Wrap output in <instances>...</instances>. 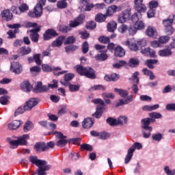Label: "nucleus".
Instances as JSON below:
<instances>
[{
	"mask_svg": "<svg viewBox=\"0 0 175 175\" xmlns=\"http://www.w3.org/2000/svg\"><path fill=\"white\" fill-rule=\"evenodd\" d=\"M29 159L33 165L38 167L36 171L37 175H47L48 170L51 169V165H49L46 160H40L36 156H30Z\"/></svg>",
	"mask_w": 175,
	"mask_h": 175,
	"instance_id": "1",
	"label": "nucleus"
},
{
	"mask_svg": "<svg viewBox=\"0 0 175 175\" xmlns=\"http://www.w3.org/2000/svg\"><path fill=\"white\" fill-rule=\"evenodd\" d=\"M114 92L116 94H118V95H120L121 98H124H124L119 99V101L116 104V107H118L120 106H124V105H128V103H131V102L133 101V95L132 94L129 95V93L127 92V90L115 88Z\"/></svg>",
	"mask_w": 175,
	"mask_h": 175,
	"instance_id": "2",
	"label": "nucleus"
},
{
	"mask_svg": "<svg viewBox=\"0 0 175 175\" xmlns=\"http://www.w3.org/2000/svg\"><path fill=\"white\" fill-rule=\"evenodd\" d=\"M135 9L137 11V13H135L131 16L132 21H136L137 20H142V13H144L147 10L146 5L143 4V0H135Z\"/></svg>",
	"mask_w": 175,
	"mask_h": 175,
	"instance_id": "3",
	"label": "nucleus"
},
{
	"mask_svg": "<svg viewBox=\"0 0 175 175\" xmlns=\"http://www.w3.org/2000/svg\"><path fill=\"white\" fill-rule=\"evenodd\" d=\"M77 73L81 76H85L88 79H95V70L92 69L91 67H84L81 65L76 66L75 67Z\"/></svg>",
	"mask_w": 175,
	"mask_h": 175,
	"instance_id": "4",
	"label": "nucleus"
},
{
	"mask_svg": "<svg viewBox=\"0 0 175 175\" xmlns=\"http://www.w3.org/2000/svg\"><path fill=\"white\" fill-rule=\"evenodd\" d=\"M46 5V0H40L33 9V12H29V17H36L37 18L43 14V6Z\"/></svg>",
	"mask_w": 175,
	"mask_h": 175,
	"instance_id": "5",
	"label": "nucleus"
},
{
	"mask_svg": "<svg viewBox=\"0 0 175 175\" xmlns=\"http://www.w3.org/2000/svg\"><path fill=\"white\" fill-rule=\"evenodd\" d=\"M42 69L43 72H53V75L55 76H60V75H64V73H66V70L60 71L61 67H51L49 64H42Z\"/></svg>",
	"mask_w": 175,
	"mask_h": 175,
	"instance_id": "6",
	"label": "nucleus"
},
{
	"mask_svg": "<svg viewBox=\"0 0 175 175\" xmlns=\"http://www.w3.org/2000/svg\"><path fill=\"white\" fill-rule=\"evenodd\" d=\"M175 16H170L168 18L163 21V23L164 27H165V31L168 35H173L174 32V29L172 27V25L174 22Z\"/></svg>",
	"mask_w": 175,
	"mask_h": 175,
	"instance_id": "7",
	"label": "nucleus"
},
{
	"mask_svg": "<svg viewBox=\"0 0 175 175\" xmlns=\"http://www.w3.org/2000/svg\"><path fill=\"white\" fill-rule=\"evenodd\" d=\"M93 102L95 105L98 104L101 106H97L96 111L93 114V117H95L96 118H100V117H102V113H103L102 110L103 109V106H105V101L100 98H96Z\"/></svg>",
	"mask_w": 175,
	"mask_h": 175,
	"instance_id": "8",
	"label": "nucleus"
},
{
	"mask_svg": "<svg viewBox=\"0 0 175 175\" xmlns=\"http://www.w3.org/2000/svg\"><path fill=\"white\" fill-rule=\"evenodd\" d=\"M85 18V16L84 14H80L78 17L76 18L74 21H70V28H76V27H79V25L83 24L84 23V19Z\"/></svg>",
	"mask_w": 175,
	"mask_h": 175,
	"instance_id": "9",
	"label": "nucleus"
},
{
	"mask_svg": "<svg viewBox=\"0 0 175 175\" xmlns=\"http://www.w3.org/2000/svg\"><path fill=\"white\" fill-rule=\"evenodd\" d=\"M146 34L149 38H153V39H157L158 38V31H157V28L152 26H149L147 27Z\"/></svg>",
	"mask_w": 175,
	"mask_h": 175,
	"instance_id": "10",
	"label": "nucleus"
},
{
	"mask_svg": "<svg viewBox=\"0 0 175 175\" xmlns=\"http://www.w3.org/2000/svg\"><path fill=\"white\" fill-rule=\"evenodd\" d=\"M11 70L16 75H20L23 72V66L17 62H14L11 64Z\"/></svg>",
	"mask_w": 175,
	"mask_h": 175,
	"instance_id": "11",
	"label": "nucleus"
},
{
	"mask_svg": "<svg viewBox=\"0 0 175 175\" xmlns=\"http://www.w3.org/2000/svg\"><path fill=\"white\" fill-rule=\"evenodd\" d=\"M122 44L127 46L131 51H137V50H139L137 44L133 41H129V40H127L126 41H123Z\"/></svg>",
	"mask_w": 175,
	"mask_h": 175,
	"instance_id": "12",
	"label": "nucleus"
},
{
	"mask_svg": "<svg viewBox=\"0 0 175 175\" xmlns=\"http://www.w3.org/2000/svg\"><path fill=\"white\" fill-rule=\"evenodd\" d=\"M49 90V88L46 85L42 86V82H38L36 87L33 90V92L36 94H40V92H46Z\"/></svg>",
	"mask_w": 175,
	"mask_h": 175,
	"instance_id": "13",
	"label": "nucleus"
},
{
	"mask_svg": "<svg viewBox=\"0 0 175 175\" xmlns=\"http://www.w3.org/2000/svg\"><path fill=\"white\" fill-rule=\"evenodd\" d=\"M38 105V100L36 98H31L24 106V109L25 111L31 110L33 107H35Z\"/></svg>",
	"mask_w": 175,
	"mask_h": 175,
	"instance_id": "14",
	"label": "nucleus"
},
{
	"mask_svg": "<svg viewBox=\"0 0 175 175\" xmlns=\"http://www.w3.org/2000/svg\"><path fill=\"white\" fill-rule=\"evenodd\" d=\"M40 31V27H37L34 29L30 30V38L32 42H34V43H37V42L39 40V34L38 33Z\"/></svg>",
	"mask_w": 175,
	"mask_h": 175,
	"instance_id": "15",
	"label": "nucleus"
},
{
	"mask_svg": "<svg viewBox=\"0 0 175 175\" xmlns=\"http://www.w3.org/2000/svg\"><path fill=\"white\" fill-rule=\"evenodd\" d=\"M34 148L36 151L40 152L42 151H47L49 150V146L44 142H40L34 146Z\"/></svg>",
	"mask_w": 175,
	"mask_h": 175,
	"instance_id": "16",
	"label": "nucleus"
},
{
	"mask_svg": "<svg viewBox=\"0 0 175 175\" xmlns=\"http://www.w3.org/2000/svg\"><path fill=\"white\" fill-rule=\"evenodd\" d=\"M52 36H58V33L55 30L49 29L44 33V40H49V39H51Z\"/></svg>",
	"mask_w": 175,
	"mask_h": 175,
	"instance_id": "17",
	"label": "nucleus"
},
{
	"mask_svg": "<svg viewBox=\"0 0 175 175\" xmlns=\"http://www.w3.org/2000/svg\"><path fill=\"white\" fill-rule=\"evenodd\" d=\"M22 124H23V122H21V120H14L8 124V129L10 131H14L16 129H18V128H20V126Z\"/></svg>",
	"mask_w": 175,
	"mask_h": 175,
	"instance_id": "18",
	"label": "nucleus"
},
{
	"mask_svg": "<svg viewBox=\"0 0 175 175\" xmlns=\"http://www.w3.org/2000/svg\"><path fill=\"white\" fill-rule=\"evenodd\" d=\"M1 17L5 18V21H10L13 18V14L10 12V10H5L1 12Z\"/></svg>",
	"mask_w": 175,
	"mask_h": 175,
	"instance_id": "19",
	"label": "nucleus"
},
{
	"mask_svg": "<svg viewBox=\"0 0 175 175\" xmlns=\"http://www.w3.org/2000/svg\"><path fill=\"white\" fill-rule=\"evenodd\" d=\"M64 40H65V36H59L52 42V47H61V46H62V43H64Z\"/></svg>",
	"mask_w": 175,
	"mask_h": 175,
	"instance_id": "20",
	"label": "nucleus"
},
{
	"mask_svg": "<svg viewBox=\"0 0 175 175\" xmlns=\"http://www.w3.org/2000/svg\"><path fill=\"white\" fill-rule=\"evenodd\" d=\"M114 55L115 57H124L125 50L121 46H118L114 49Z\"/></svg>",
	"mask_w": 175,
	"mask_h": 175,
	"instance_id": "21",
	"label": "nucleus"
},
{
	"mask_svg": "<svg viewBox=\"0 0 175 175\" xmlns=\"http://www.w3.org/2000/svg\"><path fill=\"white\" fill-rule=\"evenodd\" d=\"M94 125V121L92 120V118H88L84 119V120L82 122V126L83 128H85L86 129H88L91 128Z\"/></svg>",
	"mask_w": 175,
	"mask_h": 175,
	"instance_id": "22",
	"label": "nucleus"
},
{
	"mask_svg": "<svg viewBox=\"0 0 175 175\" xmlns=\"http://www.w3.org/2000/svg\"><path fill=\"white\" fill-rule=\"evenodd\" d=\"M28 139H29V135L28 134L23 135L18 138V143L19 144V146H27V144H28V142H27Z\"/></svg>",
	"mask_w": 175,
	"mask_h": 175,
	"instance_id": "23",
	"label": "nucleus"
},
{
	"mask_svg": "<svg viewBox=\"0 0 175 175\" xmlns=\"http://www.w3.org/2000/svg\"><path fill=\"white\" fill-rule=\"evenodd\" d=\"M21 88L24 92H30L32 90V85L28 81L23 82L21 84Z\"/></svg>",
	"mask_w": 175,
	"mask_h": 175,
	"instance_id": "24",
	"label": "nucleus"
},
{
	"mask_svg": "<svg viewBox=\"0 0 175 175\" xmlns=\"http://www.w3.org/2000/svg\"><path fill=\"white\" fill-rule=\"evenodd\" d=\"M31 51H32V49H31L29 46H23L18 49V54H19L20 55H27L29 54Z\"/></svg>",
	"mask_w": 175,
	"mask_h": 175,
	"instance_id": "25",
	"label": "nucleus"
},
{
	"mask_svg": "<svg viewBox=\"0 0 175 175\" xmlns=\"http://www.w3.org/2000/svg\"><path fill=\"white\" fill-rule=\"evenodd\" d=\"M172 54V50L169 49H162L159 51V55L160 57H170Z\"/></svg>",
	"mask_w": 175,
	"mask_h": 175,
	"instance_id": "26",
	"label": "nucleus"
},
{
	"mask_svg": "<svg viewBox=\"0 0 175 175\" xmlns=\"http://www.w3.org/2000/svg\"><path fill=\"white\" fill-rule=\"evenodd\" d=\"M140 19H137L136 21H133L135 23V28L137 29V30H142V29H144V27H146V25H144V22L142 21H139Z\"/></svg>",
	"mask_w": 175,
	"mask_h": 175,
	"instance_id": "27",
	"label": "nucleus"
},
{
	"mask_svg": "<svg viewBox=\"0 0 175 175\" xmlns=\"http://www.w3.org/2000/svg\"><path fill=\"white\" fill-rule=\"evenodd\" d=\"M151 132H152V127H149L148 129H144L142 130V135L144 139H148L151 136Z\"/></svg>",
	"mask_w": 175,
	"mask_h": 175,
	"instance_id": "28",
	"label": "nucleus"
},
{
	"mask_svg": "<svg viewBox=\"0 0 175 175\" xmlns=\"http://www.w3.org/2000/svg\"><path fill=\"white\" fill-rule=\"evenodd\" d=\"M107 29L109 32H114L117 29V22L112 21L107 24Z\"/></svg>",
	"mask_w": 175,
	"mask_h": 175,
	"instance_id": "29",
	"label": "nucleus"
},
{
	"mask_svg": "<svg viewBox=\"0 0 175 175\" xmlns=\"http://www.w3.org/2000/svg\"><path fill=\"white\" fill-rule=\"evenodd\" d=\"M142 128L143 129H148L149 128H152L150 126V124L151 123V118H147L146 119L142 120Z\"/></svg>",
	"mask_w": 175,
	"mask_h": 175,
	"instance_id": "30",
	"label": "nucleus"
},
{
	"mask_svg": "<svg viewBox=\"0 0 175 175\" xmlns=\"http://www.w3.org/2000/svg\"><path fill=\"white\" fill-rule=\"evenodd\" d=\"M106 14H103L102 13L97 14L95 17V21L97 23H103L106 20Z\"/></svg>",
	"mask_w": 175,
	"mask_h": 175,
	"instance_id": "31",
	"label": "nucleus"
},
{
	"mask_svg": "<svg viewBox=\"0 0 175 175\" xmlns=\"http://www.w3.org/2000/svg\"><path fill=\"white\" fill-rule=\"evenodd\" d=\"M8 142L10 145V148L14 149L17 148L20 144H18V140H12L10 138H8Z\"/></svg>",
	"mask_w": 175,
	"mask_h": 175,
	"instance_id": "32",
	"label": "nucleus"
},
{
	"mask_svg": "<svg viewBox=\"0 0 175 175\" xmlns=\"http://www.w3.org/2000/svg\"><path fill=\"white\" fill-rule=\"evenodd\" d=\"M139 59L137 58H131L129 62V65L131 68H136V66H139Z\"/></svg>",
	"mask_w": 175,
	"mask_h": 175,
	"instance_id": "33",
	"label": "nucleus"
},
{
	"mask_svg": "<svg viewBox=\"0 0 175 175\" xmlns=\"http://www.w3.org/2000/svg\"><path fill=\"white\" fill-rule=\"evenodd\" d=\"M156 64H158V59H150L146 60V65L150 69H154V65H155Z\"/></svg>",
	"mask_w": 175,
	"mask_h": 175,
	"instance_id": "34",
	"label": "nucleus"
},
{
	"mask_svg": "<svg viewBox=\"0 0 175 175\" xmlns=\"http://www.w3.org/2000/svg\"><path fill=\"white\" fill-rule=\"evenodd\" d=\"M94 57H95V59H96V61H106V59H107L109 56L106 53H101V54H98L95 55Z\"/></svg>",
	"mask_w": 175,
	"mask_h": 175,
	"instance_id": "35",
	"label": "nucleus"
},
{
	"mask_svg": "<svg viewBox=\"0 0 175 175\" xmlns=\"http://www.w3.org/2000/svg\"><path fill=\"white\" fill-rule=\"evenodd\" d=\"M142 148H143V145H142V143L135 142L130 148H129V150H131L133 152H135V150H142Z\"/></svg>",
	"mask_w": 175,
	"mask_h": 175,
	"instance_id": "36",
	"label": "nucleus"
},
{
	"mask_svg": "<svg viewBox=\"0 0 175 175\" xmlns=\"http://www.w3.org/2000/svg\"><path fill=\"white\" fill-rule=\"evenodd\" d=\"M132 157H133V152L130 149H129L127 154L124 159V163H126V165H127V163H129V162H131V159H132Z\"/></svg>",
	"mask_w": 175,
	"mask_h": 175,
	"instance_id": "37",
	"label": "nucleus"
},
{
	"mask_svg": "<svg viewBox=\"0 0 175 175\" xmlns=\"http://www.w3.org/2000/svg\"><path fill=\"white\" fill-rule=\"evenodd\" d=\"M33 129V124L31 121H27L24 126V132H29Z\"/></svg>",
	"mask_w": 175,
	"mask_h": 175,
	"instance_id": "38",
	"label": "nucleus"
},
{
	"mask_svg": "<svg viewBox=\"0 0 175 175\" xmlns=\"http://www.w3.org/2000/svg\"><path fill=\"white\" fill-rule=\"evenodd\" d=\"M66 138H62L59 139L56 142V146H57V147H64L66 146V144H68V140H66Z\"/></svg>",
	"mask_w": 175,
	"mask_h": 175,
	"instance_id": "39",
	"label": "nucleus"
},
{
	"mask_svg": "<svg viewBox=\"0 0 175 175\" xmlns=\"http://www.w3.org/2000/svg\"><path fill=\"white\" fill-rule=\"evenodd\" d=\"M126 122H128V118H126V116H120L117 120L118 125H124V124H126Z\"/></svg>",
	"mask_w": 175,
	"mask_h": 175,
	"instance_id": "40",
	"label": "nucleus"
},
{
	"mask_svg": "<svg viewBox=\"0 0 175 175\" xmlns=\"http://www.w3.org/2000/svg\"><path fill=\"white\" fill-rule=\"evenodd\" d=\"M106 88L102 85H95L90 88L91 91H105Z\"/></svg>",
	"mask_w": 175,
	"mask_h": 175,
	"instance_id": "41",
	"label": "nucleus"
},
{
	"mask_svg": "<svg viewBox=\"0 0 175 175\" xmlns=\"http://www.w3.org/2000/svg\"><path fill=\"white\" fill-rule=\"evenodd\" d=\"M170 40V37L168 36H163L159 38V42L161 44H165V43H167Z\"/></svg>",
	"mask_w": 175,
	"mask_h": 175,
	"instance_id": "42",
	"label": "nucleus"
},
{
	"mask_svg": "<svg viewBox=\"0 0 175 175\" xmlns=\"http://www.w3.org/2000/svg\"><path fill=\"white\" fill-rule=\"evenodd\" d=\"M68 88L71 92H76L79 91V90H80V85L69 84Z\"/></svg>",
	"mask_w": 175,
	"mask_h": 175,
	"instance_id": "43",
	"label": "nucleus"
},
{
	"mask_svg": "<svg viewBox=\"0 0 175 175\" xmlns=\"http://www.w3.org/2000/svg\"><path fill=\"white\" fill-rule=\"evenodd\" d=\"M98 42H100V43H103L104 44H107V43H109L110 42V38L103 36L98 38Z\"/></svg>",
	"mask_w": 175,
	"mask_h": 175,
	"instance_id": "44",
	"label": "nucleus"
},
{
	"mask_svg": "<svg viewBox=\"0 0 175 175\" xmlns=\"http://www.w3.org/2000/svg\"><path fill=\"white\" fill-rule=\"evenodd\" d=\"M89 44H88V42L85 41L83 44H82V52L83 54H87L88 51H89L90 50V47H89Z\"/></svg>",
	"mask_w": 175,
	"mask_h": 175,
	"instance_id": "45",
	"label": "nucleus"
},
{
	"mask_svg": "<svg viewBox=\"0 0 175 175\" xmlns=\"http://www.w3.org/2000/svg\"><path fill=\"white\" fill-rule=\"evenodd\" d=\"M75 42H76V38L73 36H68L64 42V44H73Z\"/></svg>",
	"mask_w": 175,
	"mask_h": 175,
	"instance_id": "46",
	"label": "nucleus"
},
{
	"mask_svg": "<svg viewBox=\"0 0 175 175\" xmlns=\"http://www.w3.org/2000/svg\"><path fill=\"white\" fill-rule=\"evenodd\" d=\"M102 96L103 99H106L107 98H109L110 99H114V98H116V95L111 92H104L102 94Z\"/></svg>",
	"mask_w": 175,
	"mask_h": 175,
	"instance_id": "47",
	"label": "nucleus"
},
{
	"mask_svg": "<svg viewBox=\"0 0 175 175\" xmlns=\"http://www.w3.org/2000/svg\"><path fill=\"white\" fill-rule=\"evenodd\" d=\"M163 137V135L161 133L153 134L152 135V140H154V142H161Z\"/></svg>",
	"mask_w": 175,
	"mask_h": 175,
	"instance_id": "48",
	"label": "nucleus"
},
{
	"mask_svg": "<svg viewBox=\"0 0 175 175\" xmlns=\"http://www.w3.org/2000/svg\"><path fill=\"white\" fill-rule=\"evenodd\" d=\"M57 6L59 9H65L68 6V3L66 1L62 0L57 2Z\"/></svg>",
	"mask_w": 175,
	"mask_h": 175,
	"instance_id": "49",
	"label": "nucleus"
},
{
	"mask_svg": "<svg viewBox=\"0 0 175 175\" xmlns=\"http://www.w3.org/2000/svg\"><path fill=\"white\" fill-rule=\"evenodd\" d=\"M81 150H85L86 151H92V146L90 144H83L81 145Z\"/></svg>",
	"mask_w": 175,
	"mask_h": 175,
	"instance_id": "50",
	"label": "nucleus"
},
{
	"mask_svg": "<svg viewBox=\"0 0 175 175\" xmlns=\"http://www.w3.org/2000/svg\"><path fill=\"white\" fill-rule=\"evenodd\" d=\"M81 39H88L90 38V33H88L86 30L79 32Z\"/></svg>",
	"mask_w": 175,
	"mask_h": 175,
	"instance_id": "51",
	"label": "nucleus"
},
{
	"mask_svg": "<svg viewBox=\"0 0 175 175\" xmlns=\"http://www.w3.org/2000/svg\"><path fill=\"white\" fill-rule=\"evenodd\" d=\"M79 47L76 45H70L65 47V50L66 53H69V51H75V50H77Z\"/></svg>",
	"mask_w": 175,
	"mask_h": 175,
	"instance_id": "52",
	"label": "nucleus"
},
{
	"mask_svg": "<svg viewBox=\"0 0 175 175\" xmlns=\"http://www.w3.org/2000/svg\"><path fill=\"white\" fill-rule=\"evenodd\" d=\"M164 172L167 175H174L175 174V170H171L169 166L166 165L164 167Z\"/></svg>",
	"mask_w": 175,
	"mask_h": 175,
	"instance_id": "53",
	"label": "nucleus"
},
{
	"mask_svg": "<svg viewBox=\"0 0 175 175\" xmlns=\"http://www.w3.org/2000/svg\"><path fill=\"white\" fill-rule=\"evenodd\" d=\"M125 64H126V62H125V61L121 60L119 62L114 64L113 65V66L116 69H120V68H122V66H124V65H125Z\"/></svg>",
	"mask_w": 175,
	"mask_h": 175,
	"instance_id": "54",
	"label": "nucleus"
},
{
	"mask_svg": "<svg viewBox=\"0 0 175 175\" xmlns=\"http://www.w3.org/2000/svg\"><path fill=\"white\" fill-rule=\"evenodd\" d=\"M128 31V26L126 25H121L118 27V31L120 32V33H125Z\"/></svg>",
	"mask_w": 175,
	"mask_h": 175,
	"instance_id": "55",
	"label": "nucleus"
},
{
	"mask_svg": "<svg viewBox=\"0 0 175 175\" xmlns=\"http://www.w3.org/2000/svg\"><path fill=\"white\" fill-rule=\"evenodd\" d=\"M21 13H24V12H27L28 9H29V7H28V5L26 3H23L18 8Z\"/></svg>",
	"mask_w": 175,
	"mask_h": 175,
	"instance_id": "56",
	"label": "nucleus"
},
{
	"mask_svg": "<svg viewBox=\"0 0 175 175\" xmlns=\"http://www.w3.org/2000/svg\"><path fill=\"white\" fill-rule=\"evenodd\" d=\"M8 100H9V96H3L0 97L1 105H7Z\"/></svg>",
	"mask_w": 175,
	"mask_h": 175,
	"instance_id": "57",
	"label": "nucleus"
},
{
	"mask_svg": "<svg viewBox=\"0 0 175 175\" xmlns=\"http://www.w3.org/2000/svg\"><path fill=\"white\" fill-rule=\"evenodd\" d=\"M107 122L111 126L118 125L117 119L109 118L107 119Z\"/></svg>",
	"mask_w": 175,
	"mask_h": 175,
	"instance_id": "58",
	"label": "nucleus"
},
{
	"mask_svg": "<svg viewBox=\"0 0 175 175\" xmlns=\"http://www.w3.org/2000/svg\"><path fill=\"white\" fill-rule=\"evenodd\" d=\"M149 116L151 117V118H162V115L158 112H152L149 113Z\"/></svg>",
	"mask_w": 175,
	"mask_h": 175,
	"instance_id": "59",
	"label": "nucleus"
},
{
	"mask_svg": "<svg viewBox=\"0 0 175 175\" xmlns=\"http://www.w3.org/2000/svg\"><path fill=\"white\" fill-rule=\"evenodd\" d=\"M30 72L32 75H35V73H39V72H40V67L38 66H33L30 68Z\"/></svg>",
	"mask_w": 175,
	"mask_h": 175,
	"instance_id": "60",
	"label": "nucleus"
},
{
	"mask_svg": "<svg viewBox=\"0 0 175 175\" xmlns=\"http://www.w3.org/2000/svg\"><path fill=\"white\" fill-rule=\"evenodd\" d=\"M96 27V23H95V22H94V21H90V22L88 23L86 25V28L88 29H94Z\"/></svg>",
	"mask_w": 175,
	"mask_h": 175,
	"instance_id": "61",
	"label": "nucleus"
},
{
	"mask_svg": "<svg viewBox=\"0 0 175 175\" xmlns=\"http://www.w3.org/2000/svg\"><path fill=\"white\" fill-rule=\"evenodd\" d=\"M122 14L126 18V21H128L131 17V10H125L122 12Z\"/></svg>",
	"mask_w": 175,
	"mask_h": 175,
	"instance_id": "62",
	"label": "nucleus"
},
{
	"mask_svg": "<svg viewBox=\"0 0 175 175\" xmlns=\"http://www.w3.org/2000/svg\"><path fill=\"white\" fill-rule=\"evenodd\" d=\"M139 72H135L133 74V76L131 78V80H133L134 83H139Z\"/></svg>",
	"mask_w": 175,
	"mask_h": 175,
	"instance_id": "63",
	"label": "nucleus"
},
{
	"mask_svg": "<svg viewBox=\"0 0 175 175\" xmlns=\"http://www.w3.org/2000/svg\"><path fill=\"white\" fill-rule=\"evenodd\" d=\"M109 136H110V133L103 132V133H100L99 137L103 140H106V139H109Z\"/></svg>",
	"mask_w": 175,
	"mask_h": 175,
	"instance_id": "64",
	"label": "nucleus"
}]
</instances>
